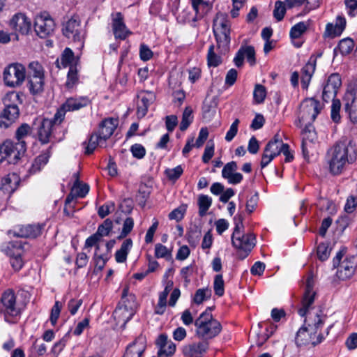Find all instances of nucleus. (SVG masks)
Wrapping results in <instances>:
<instances>
[{
    "label": "nucleus",
    "instance_id": "6ab92c4d",
    "mask_svg": "<svg viewBox=\"0 0 357 357\" xmlns=\"http://www.w3.org/2000/svg\"><path fill=\"white\" fill-rule=\"evenodd\" d=\"M238 165L236 162L231 161L227 162L222 170V176L227 180L228 183L237 185L240 183L243 178V174L236 172Z\"/></svg>",
    "mask_w": 357,
    "mask_h": 357
},
{
    "label": "nucleus",
    "instance_id": "680f3d73",
    "mask_svg": "<svg viewBox=\"0 0 357 357\" xmlns=\"http://www.w3.org/2000/svg\"><path fill=\"white\" fill-rule=\"evenodd\" d=\"M114 209V203H107L99 207L98 214L101 218L108 215Z\"/></svg>",
    "mask_w": 357,
    "mask_h": 357
},
{
    "label": "nucleus",
    "instance_id": "79ce46f5",
    "mask_svg": "<svg viewBox=\"0 0 357 357\" xmlns=\"http://www.w3.org/2000/svg\"><path fill=\"white\" fill-rule=\"evenodd\" d=\"M354 46V42L349 38L342 39L340 41L337 48L342 55L351 53Z\"/></svg>",
    "mask_w": 357,
    "mask_h": 357
},
{
    "label": "nucleus",
    "instance_id": "a878e982",
    "mask_svg": "<svg viewBox=\"0 0 357 357\" xmlns=\"http://www.w3.org/2000/svg\"><path fill=\"white\" fill-rule=\"evenodd\" d=\"M43 225H28L21 227L14 236L22 238H35L41 234Z\"/></svg>",
    "mask_w": 357,
    "mask_h": 357
},
{
    "label": "nucleus",
    "instance_id": "6e6d98bb",
    "mask_svg": "<svg viewBox=\"0 0 357 357\" xmlns=\"http://www.w3.org/2000/svg\"><path fill=\"white\" fill-rule=\"evenodd\" d=\"M99 249H100L99 245H97L96 248V252L94 254L93 259L95 261L96 268H98V270L101 271L105 265V263L107 260V257H105L104 255H98V251Z\"/></svg>",
    "mask_w": 357,
    "mask_h": 357
},
{
    "label": "nucleus",
    "instance_id": "7ed1b4c3",
    "mask_svg": "<svg viewBox=\"0 0 357 357\" xmlns=\"http://www.w3.org/2000/svg\"><path fill=\"white\" fill-rule=\"evenodd\" d=\"M327 316L322 310L319 313L309 314L308 318L304 320V326H303L297 332L295 341L298 346L306 345L312 343L316 345L322 342L324 336L319 334L317 340L314 341L315 335L325 323Z\"/></svg>",
    "mask_w": 357,
    "mask_h": 357
},
{
    "label": "nucleus",
    "instance_id": "a18cd8bd",
    "mask_svg": "<svg viewBox=\"0 0 357 357\" xmlns=\"http://www.w3.org/2000/svg\"><path fill=\"white\" fill-rule=\"evenodd\" d=\"M286 13V6L281 1H276L273 10V16L278 21H281Z\"/></svg>",
    "mask_w": 357,
    "mask_h": 357
},
{
    "label": "nucleus",
    "instance_id": "aec40b11",
    "mask_svg": "<svg viewBox=\"0 0 357 357\" xmlns=\"http://www.w3.org/2000/svg\"><path fill=\"white\" fill-rule=\"evenodd\" d=\"M245 57L250 66H254L256 63L255 50L253 46H241L238 50L234 59V62L238 68L243 65Z\"/></svg>",
    "mask_w": 357,
    "mask_h": 357
},
{
    "label": "nucleus",
    "instance_id": "4d7b16f0",
    "mask_svg": "<svg viewBox=\"0 0 357 357\" xmlns=\"http://www.w3.org/2000/svg\"><path fill=\"white\" fill-rule=\"evenodd\" d=\"M30 70L29 76H37L44 77L43 68L38 62H31L29 66Z\"/></svg>",
    "mask_w": 357,
    "mask_h": 357
},
{
    "label": "nucleus",
    "instance_id": "20e7f679",
    "mask_svg": "<svg viewBox=\"0 0 357 357\" xmlns=\"http://www.w3.org/2000/svg\"><path fill=\"white\" fill-rule=\"evenodd\" d=\"M234 221L235 227L231 235V243L238 250V257L244 259L255 245V237L252 234H242L244 226L243 217L241 214H237Z\"/></svg>",
    "mask_w": 357,
    "mask_h": 357
},
{
    "label": "nucleus",
    "instance_id": "ddd939ff",
    "mask_svg": "<svg viewBox=\"0 0 357 357\" xmlns=\"http://www.w3.org/2000/svg\"><path fill=\"white\" fill-rule=\"evenodd\" d=\"M209 349V342L202 339L192 342L182 347V354L185 357H203Z\"/></svg>",
    "mask_w": 357,
    "mask_h": 357
},
{
    "label": "nucleus",
    "instance_id": "a19ab883",
    "mask_svg": "<svg viewBox=\"0 0 357 357\" xmlns=\"http://www.w3.org/2000/svg\"><path fill=\"white\" fill-rule=\"evenodd\" d=\"M214 48L213 45H210L208 50L207 61L209 66L217 67L222 63V59L220 56L215 53Z\"/></svg>",
    "mask_w": 357,
    "mask_h": 357
},
{
    "label": "nucleus",
    "instance_id": "9b49d317",
    "mask_svg": "<svg viewBox=\"0 0 357 357\" xmlns=\"http://www.w3.org/2000/svg\"><path fill=\"white\" fill-rule=\"evenodd\" d=\"M63 34L68 38H72L74 42L79 43L80 48L84 47V35L82 34L81 24L79 21L71 18L63 24Z\"/></svg>",
    "mask_w": 357,
    "mask_h": 357
},
{
    "label": "nucleus",
    "instance_id": "e433bc0d",
    "mask_svg": "<svg viewBox=\"0 0 357 357\" xmlns=\"http://www.w3.org/2000/svg\"><path fill=\"white\" fill-rule=\"evenodd\" d=\"M103 139L98 134H92L89 139V142L86 146L85 153L89 155L93 152L98 145L102 146Z\"/></svg>",
    "mask_w": 357,
    "mask_h": 357
},
{
    "label": "nucleus",
    "instance_id": "4468645a",
    "mask_svg": "<svg viewBox=\"0 0 357 357\" xmlns=\"http://www.w3.org/2000/svg\"><path fill=\"white\" fill-rule=\"evenodd\" d=\"M54 22L47 15L37 16L34 22V30L36 34L42 38L50 35L54 29Z\"/></svg>",
    "mask_w": 357,
    "mask_h": 357
},
{
    "label": "nucleus",
    "instance_id": "f03ea898",
    "mask_svg": "<svg viewBox=\"0 0 357 357\" xmlns=\"http://www.w3.org/2000/svg\"><path fill=\"white\" fill-rule=\"evenodd\" d=\"M31 132V128L27 123H22L15 132L17 142L10 140L5 141L0 146V163L7 160L10 164H15L24 154L26 145L24 138Z\"/></svg>",
    "mask_w": 357,
    "mask_h": 357
},
{
    "label": "nucleus",
    "instance_id": "c9c22d12",
    "mask_svg": "<svg viewBox=\"0 0 357 357\" xmlns=\"http://www.w3.org/2000/svg\"><path fill=\"white\" fill-rule=\"evenodd\" d=\"M192 109L190 107H186L182 114V119L180 123V130L185 131L188 129L190 123L192 122Z\"/></svg>",
    "mask_w": 357,
    "mask_h": 357
},
{
    "label": "nucleus",
    "instance_id": "2eb2a0df",
    "mask_svg": "<svg viewBox=\"0 0 357 357\" xmlns=\"http://www.w3.org/2000/svg\"><path fill=\"white\" fill-rule=\"evenodd\" d=\"M1 301L4 307L6 321L10 322L8 319V315L15 317L20 314V311L16 306V297L13 290L6 291L2 295Z\"/></svg>",
    "mask_w": 357,
    "mask_h": 357
},
{
    "label": "nucleus",
    "instance_id": "4c0bfd02",
    "mask_svg": "<svg viewBox=\"0 0 357 357\" xmlns=\"http://www.w3.org/2000/svg\"><path fill=\"white\" fill-rule=\"evenodd\" d=\"M309 23L301 22L293 26L290 30V37L292 39L300 38L303 33L307 29Z\"/></svg>",
    "mask_w": 357,
    "mask_h": 357
},
{
    "label": "nucleus",
    "instance_id": "5fc2aeb1",
    "mask_svg": "<svg viewBox=\"0 0 357 357\" xmlns=\"http://www.w3.org/2000/svg\"><path fill=\"white\" fill-rule=\"evenodd\" d=\"M73 192H75L76 196L78 197H84L89 191V186L86 183L74 184L73 188Z\"/></svg>",
    "mask_w": 357,
    "mask_h": 357
},
{
    "label": "nucleus",
    "instance_id": "5701e85b",
    "mask_svg": "<svg viewBox=\"0 0 357 357\" xmlns=\"http://www.w3.org/2000/svg\"><path fill=\"white\" fill-rule=\"evenodd\" d=\"M112 28L114 35L117 39L125 40L128 35L131 34L123 22V17L121 13H116L112 20Z\"/></svg>",
    "mask_w": 357,
    "mask_h": 357
},
{
    "label": "nucleus",
    "instance_id": "cd10ccee",
    "mask_svg": "<svg viewBox=\"0 0 357 357\" xmlns=\"http://www.w3.org/2000/svg\"><path fill=\"white\" fill-rule=\"evenodd\" d=\"M346 26V20L344 17L338 16L336 19L335 24L328 23L326 27L325 35L332 38L339 36L344 30Z\"/></svg>",
    "mask_w": 357,
    "mask_h": 357
},
{
    "label": "nucleus",
    "instance_id": "473e14b6",
    "mask_svg": "<svg viewBox=\"0 0 357 357\" xmlns=\"http://www.w3.org/2000/svg\"><path fill=\"white\" fill-rule=\"evenodd\" d=\"M132 246L131 238L126 239L121 244V248L115 253V259L118 263H123L126 261L128 254Z\"/></svg>",
    "mask_w": 357,
    "mask_h": 357
},
{
    "label": "nucleus",
    "instance_id": "f8f14e48",
    "mask_svg": "<svg viewBox=\"0 0 357 357\" xmlns=\"http://www.w3.org/2000/svg\"><path fill=\"white\" fill-rule=\"evenodd\" d=\"M341 85L342 81L340 75L337 73L331 75L324 86L322 93L323 100L328 102L330 100H336L335 97Z\"/></svg>",
    "mask_w": 357,
    "mask_h": 357
},
{
    "label": "nucleus",
    "instance_id": "c03bdc74",
    "mask_svg": "<svg viewBox=\"0 0 357 357\" xmlns=\"http://www.w3.org/2000/svg\"><path fill=\"white\" fill-rule=\"evenodd\" d=\"M266 96V90L265 86L261 84H257L255 86L253 92V98L257 104H261L264 101Z\"/></svg>",
    "mask_w": 357,
    "mask_h": 357
},
{
    "label": "nucleus",
    "instance_id": "0e129e2a",
    "mask_svg": "<svg viewBox=\"0 0 357 357\" xmlns=\"http://www.w3.org/2000/svg\"><path fill=\"white\" fill-rule=\"evenodd\" d=\"M139 56L144 61H149L153 56V52L146 45L142 44L139 47Z\"/></svg>",
    "mask_w": 357,
    "mask_h": 357
},
{
    "label": "nucleus",
    "instance_id": "de8ad7c7",
    "mask_svg": "<svg viewBox=\"0 0 357 357\" xmlns=\"http://www.w3.org/2000/svg\"><path fill=\"white\" fill-rule=\"evenodd\" d=\"M155 256L157 258H165L168 259L171 257V251L161 243H157L155 245Z\"/></svg>",
    "mask_w": 357,
    "mask_h": 357
},
{
    "label": "nucleus",
    "instance_id": "1a4fd4ad",
    "mask_svg": "<svg viewBox=\"0 0 357 357\" xmlns=\"http://www.w3.org/2000/svg\"><path fill=\"white\" fill-rule=\"evenodd\" d=\"M3 77L6 86L13 88L19 86L25 79V68L20 63H11L5 68Z\"/></svg>",
    "mask_w": 357,
    "mask_h": 357
},
{
    "label": "nucleus",
    "instance_id": "72a5a7b5",
    "mask_svg": "<svg viewBox=\"0 0 357 357\" xmlns=\"http://www.w3.org/2000/svg\"><path fill=\"white\" fill-rule=\"evenodd\" d=\"M303 140L302 142H306L307 144L308 143L314 144L317 139V133L314 130V126L311 123H308L305 126V128L302 131Z\"/></svg>",
    "mask_w": 357,
    "mask_h": 357
},
{
    "label": "nucleus",
    "instance_id": "4be33fe9",
    "mask_svg": "<svg viewBox=\"0 0 357 357\" xmlns=\"http://www.w3.org/2000/svg\"><path fill=\"white\" fill-rule=\"evenodd\" d=\"M146 347L145 337L139 335L127 347L123 357H142Z\"/></svg>",
    "mask_w": 357,
    "mask_h": 357
},
{
    "label": "nucleus",
    "instance_id": "393cba45",
    "mask_svg": "<svg viewBox=\"0 0 357 357\" xmlns=\"http://www.w3.org/2000/svg\"><path fill=\"white\" fill-rule=\"evenodd\" d=\"M317 58L312 55L308 62L303 67L301 70V85L303 89H307L311 78L315 71Z\"/></svg>",
    "mask_w": 357,
    "mask_h": 357
},
{
    "label": "nucleus",
    "instance_id": "052dcab7",
    "mask_svg": "<svg viewBox=\"0 0 357 357\" xmlns=\"http://www.w3.org/2000/svg\"><path fill=\"white\" fill-rule=\"evenodd\" d=\"M176 351V344L172 342L169 341L166 347L162 349V350H159L158 352V356L169 357L174 354Z\"/></svg>",
    "mask_w": 357,
    "mask_h": 357
},
{
    "label": "nucleus",
    "instance_id": "3c124183",
    "mask_svg": "<svg viewBox=\"0 0 357 357\" xmlns=\"http://www.w3.org/2000/svg\"><path fill=\"white\" fill-rule=\"evenodd\" d=\"M341 108V102L340 100H333L331 105V116L332 120L337 123L340 120V111Z\"/></svg>",
    "mask_w": 357,
    "mask_h": 357
},
{
    "label": "nucleus",
    "instance_id": "c756f323",
    "mask_svg": "<svg viewBox=\"0 0 357 357\" xmlns=\"http://www.w3.org/2000/svg\"><path fill=\"white\" fill-rule=\"evenodd\" d=\"M27 86L32 95L41 93L44 90V77L29 76Z\"/></svg>",
    "mask_w": 357,
    "mask_h": 357
},
{
    "label": "nucleus",
    "instance_id": "f3484780",
    "mask_svg": "<svg viewBox=\"0 0 357 357\" xmlns=\"http://www.w3.org/2000/svg\"><path fill=\"white\" fill-rule=\"evenodd\" d=\"M9 25L15 31L26 35L31 30V22L24 14L20 13L13 16Z\"/></svg>",
    "mask_w": 357,
    "mask_h": 357
},
{
    "label": "nucleus",
    "instance_id": "37998d69",
    "mask_svg": "<svg viewBox=\"0 0 357 357\" xmlns=\"http://www.w3.org/2000/svg\"><path fill=\"white\" fill-rule=\"evenodd\" d=\"M211 296V290L208 288L199 289L196 291L193 301L196 304H201L204 300L210 298Z\"/></svg>",
    "mask_w": 357,
    "mask_h": 357
},
{
    "label": "nucleus",
    "instance_id": "b1692460",
    "mask_svg": "<svg viewBox=\"0 0 357 357\" xmlns=\"http://www.w3.org/2000/svg\"><path fill=\"white\" fill-rule=\"evenodd\" d=\"M301 105L303 107V112L309 115L312 121L316 119L318 114L322 109L320 102L314 98L305 100ZM306 119L305 114L302 116V119Z\"/></svg>",
    "mask_w": 357,
    "mask_h": 357
},
{
    "label": "nucleus",
    "instance_id": "8fccbe9b",
    "mask_svg": "<svg viewBox=\"0 0 357 357\" xmlns=\"http://www.w3.org/2000/svg\"><path fill=\"white\" fill-rule=\"evenodd\" d=\"M134 227V220L132 218H127L123 222V229L120 234V235L118 236V239H122L125 237H126L132 231V228Z\"/></svg>",
    "mask_w": 357,
    "mask_h": 357
},
{
    "label": "nucleus",
    "instance_id": "dca6fc26",
    "mask_svg": "<svg viewBox=\"0 0 357 357\" xmlns=\"http://www.w3.org/2000/svg\"><path fill=\"white\" fill-rule=\"evenodd\" d=\"M88 103L89 100L87 98H81L79 100L73 98L68 99L57 110V112L54 114V119L55 120H59V122H62V121L64 119V116L67 111L78 110L86 106Z\"/></svg>",
    "mask_w": 357,
    "mask_h": 357
},
{
    "label": "nucleus",
    "instance_id": "412c9836",
    "mask_svg": "<svg viewBox=\"0 0 357 357\" xmlns=\"http://www.w3.org/2000/svg\"><path fill=\"white\" fill-rule=\"evenodd\" d=\"M56 123H60L61 122L59 120H55L54 117L52 119H42L38 128V139L42 144H45L50 142L52 128Z\"/></svg>",
    "mask_w": 357,
    "mask_h": 357
},
{
    "label": "nucleus",
    "instance_id": "338daca9",
    "mask_svg": "<svg viewBox=\"0 0 357 357\" xmlns=\"http://www.w3.org/2000/svg\"><path fill=\"white\" fill-rule=\"evenodd\" d=\"M330 251L325 243H320L317 247V256L321 261L326 260L329 257Z\"/></svg>",
    "mask_w": 357,
    "mask_h": 357
},
{
    "label": "nucleus",
    "instance_id": "58836bf2",
    "mask_svg": "<svg viewBox=\"0 0 357 357\" xmlns=\"http://www.w3.org/2000/svg\"><path fill=\"white\" fill-rule=\"evenodd\" d=\"M214 25L220 26L218 31L230 33V24L224 14L221 13L217 16L214 20Z\"/></svg>",
    "mask_w": 357,
    "mask_h": 357
},
{
    "label": "nucleus",
    "instance_id": "e2e57ef3",
    "mask_svg": "<svg viewBox=\"0 0 357 357\" xmlns=\"http://www.w3.org/2000/svg\"><path fill=\"white\" fill-rule=\"evenodd\" d=\"M185 212V208L184 206H180L170 212L168 217L170 220H175L178 222L183 218Z\"/></svg>",
    "mask_w": 357,
    "mask_h": 357
},
{
    "label": "nucleus",
    "instance_id": "a211bd4d",
    "mask_svg": "<svg viewBox=\"0 0 357 357\" xmlns=\"http://www.w3.org/2000/svg\"><path fill=\"white\" fill-rule=\"evenodd\" d=\"M137 97L139 99L137 102V115L142 118L146 114L149 107L155 102L156 96L153 91H142Z\"/></svg>",
    "mask_w": 357,
    "mask_h": 357
},
{
    "label": "nucleus",
    "instance_id": "c85d7f7f",
    "mask_svg": "<svg viewBox=\"0 0 357 357\" xmlns=\"http://www.w3.org/2000/svg\"><path fill=\"white\" fill-rule=\"evenodd\" d=\"M214 35L217 41L218 49L220 54H225L229 50L230 33L218 31V27L214 29Z\"/></svg>",
    "mask_w": 357,
    "mask_h": 357
},
{
    "label": "nucleus",
    "instance_id": "09e8293b",
    "mask_svg": "<svg viewBox=\"0 0 357 357\" xmlns=\"http://www.w3.org/2000/svg\"><path fill=\"white\" fill-rule=\"evenodd\" d=\"M183 172V169L181 165H178L173 169H167L165 174L170 181H175L179 178Z\"/></svg>",
    "mask_w": 357,
    "mask_h": 357
},
{
    "label": "nucleus",
    "instance_id": "6e6552de",
    "mask_svg": "<svg viewBox=\"0 0 357 357\" xmlns=\"http://www.w3.org/2000/svg\"><path fill=\"white\" fill-rule=\"evenodd\" d=\"M343 102L350 120L357 123V79L351 80L348 84Z\"/></svg>",
    "mask_w": 357,
    "mask_h": 357
},
{
    "label": "nucleus",
    "instance_id": "f704fd0d",
    "mask_svg": "<svg viewBox=\"0 0 357 357\" xmlns=\"http://www.w3.org/2000/svg\"><path fill=\"white\" fill-rule=\"evenodd\" d=\"M199 206V215L204 217L212 204V199L208 195H200L197 202Z\"/></svg>",
    "mask_w": 357,
    "mask_h": 357
},
{
    "label": "nucleus",
    "instance_id": "bb28decb",
    "mask_svg": "<svg viewBox=\"0 0 357 357\" xmlns=\"http://www.w3.org/2000/svg\"><path fill=\"white\" fill-rule=\"evenodd\" d=\"M118 125V120L115 119H105L100 124L98 135L103 139V142L111 137Z\"/></svg>",
    "mask_w": 357,
    "mask_h": 357
},
{
    "label": "nucleus",
    "instance_id": "9d476101",
    "mask_svg": "<svg viewBox=\"0 0 357 357\" xmlns=\"http://www.w3.org/2000/svg\"><path fill=\"white\" fill-rule=\"evenodd\" d=\"M314 286V281L313 275L310 274L307 276L305 282V293L302 301L303 307L300 308L298 311V314L301 317H305V318H308L309 314L319 313V311L321 310H319L317 312L310 311V307L314 303V296L316 295L315 291H313Z\"/></svg>",
    "mask_w": 357,
    "mask_h": 357
},
{
    "label": "nucleus",
    "instance_id": "f257e3e1",
    "mask_svg": "<svg viewBox=\"0 0 357 357\" xmlns=\"http://www.w3.org/2000/svg\"><path fill=\"white\" fill-rule=\"evenodd\" d=\"M327 156L331 172L339 174L347 164L353 163L356 160V144L352 140L337 142L328 149Z\"/></svg>",
    "mask_w": 357,
    "mask_h": 357
},
{
    "label": "nucleus",
    "instance_id": "49530a36",
    "mask_svg": "<svg viewBox=\"0 0 357 357\" xmlns=\"http://www.w3.org/2000/svg\"><path fill=\"white\" fill-rule=\"evenodd\" d=\"M213 289L215 294L218 296H222L224 294V280L222 275L218 274L215 276L213 282Z\"/></svg>",
    "mask_w": 357,
    "mask_h": 357
},
{
    "label": "nucleus",
    "instance_id": "13d9d810",
    "mask_svg": "<svg viewBox=\"0 0 357 357\" xmlns=\"http://www.w3.org/2000/svg\"><path fill=\"white\" fill-rule=\"evenodd\" d=\"M259 202V192H255V194L251 196L247 201L246 203V211L249 213H252L257 206Z\"/></svg>",
    "mask_w": 357,
    "mask_h": 357
},
{
    "label": "nucleus",
    "instance_id": "0eeeda50",
    "mask_svg": "<svg viewBox=\"0 0 357 357\" xmlns=\"http://www.w3.org/2000/svg\"><path fill=\"white\" fill-rule=\"evenodd\" d=\"M347 248H342L333 258V266L337 268V277L341 280L350 279L357 268V257L354 255L347 257L341 261L342 258L347 252Z\"/></svg>",
    "mask_w": 357,
    "mask_h": 357
},
{
    "label": "nucleus",
    "instance_id": "69168bd1",
    "mask_svg": "<svg viewBox=\"0 0 357 357\" xmlns=\"http://www.w3.org/2000/svg\"><path fill=\"white\" fill-rule=\"evenodd\" d=\"M239 123V120L238 119H235V121L231 125L229 130L227 131L225 140L227 142H231L234 137L236 135L238 132V126Z\"/></svg>",
    "mask_w": 357,
    "mask_h": 357
},
{
    "label": "nucleus",
    "instance_id": "423d86ee",
    "mask_svg": "<svg viewBox=\"0 0 357 357\" xmlns=\"http://www.w3.org/2000/svg\"><path fill=\"white\" fill-rule=\"evenodd\" d=\"M194 324L196 327L195 335L208 342L218 336L222 328L220 321L213 319V315L208 312H202Z\"/></svg>",
    "mask_w": 357,
    "mask_h": 357
},
{
    "label": "nucleus",
    "instance_id": "774afa93",
    "mask_svg": "<svg viewBox=\"0 0 357 357\" xmlns=\"http://www.w3.org/2000/svg\"><path fill=\"white\" fill-rule=\"evenodd\" d=\"M214 155V145L210 144L208 142L205 147L204 154L202 155V161L204 163H208Z\"/></svg>",
    "mask_w": 357,
    "mask_h": 357
},
{
    "label": "nucleus",
    "instance_id": "603ef678",
    "mask_svg": "<svg viewBox=\"0 0 357 357\" xmlns=\"http://www.w3.org/2000/svg\"><path fill=\"white\" fill-rule=\"evenodd\" d=\"M77 80L78 78L76 68L75 66H70L68 73L66 86L67 88L70 89L73 87Z\"/></svg>",
    "mask_w": 357,
    "mask_h": 357
},
{
    "label": "nucleus",
    "instance_id": "2f4dec72",
    "mask_svg": "<svg viewBox=\"0 0 357 357\" xmlns=\"http://www.w3.org/2000/svg\"><path fill=\"white\" fill-rule=\"evenodd\" d=\"M51 147H50L45 152L39 155L33 162L31 168L29 169V172L31 174H35L37 172H39L43 167H44L48 162L49 158L51 155L50 151Z\"/></svg>",
    "mask_w": 357,
    "mask_h": 357
},
{
    "label": "nucleus",
    "instance_id": "864d4df0",
    "mask_svg": "<svg viewBox=\"0 0 357 357\" xmlns=\"http://www.w3.org/2000/svg\"><path fill=\"white\" fill-rule=\"evenodd\" d=\"M62 308V304L59 301H56L54 306L52 308L50 320L52 326H55L57 319L59 317L61 310Z\"/></svg>",
    "mask_w": 357,
    "mask_h": 357
},
{
    "label": "nucleus",
    "instance_id": "bf43d9fd",
    "mask_svg": "<svg viewBox=\"0 0 357 357\" xmlns=\"http://www.w3.org/2000/svg\"><path fill=\"white\" fill-rule=\"evenodd\" d=\"M130 151L133 157L137 159H142L146 154L145 148L139 144H135L130 147Z\"/></svg>",
    "mask_w": 357,
    "mask_h": 357
},
{
    "label": "nucleus",
    "instance_id": "7c9ffc66",
    "mask_svg": "<svg viewBox=\"0 0 357 357\" xmlns=\"http://www.w3.org/2000/svg\"><path fill=\"white\" fill-rule=\"evenodd\" d=\"M75 60L74 52L71 49L66 47L62 52L60 59H57L55 61L56 66L58 68L73 66L71 64Z\"/></svg>",
    "mask_w": 357,
    "mask_h": 357
},
{
    "label": "nucleus",
    "instance_id": "39448f33",
    "mask_svg": "<svg viewBox=\"0 0 357 357\" xmlns=\"http://www.w3.org/2000/svg\"><path fill=\"white\" fill-rule=\"evenodd\" d=\"M22 96L16 91L6 93L3 99L5 107L0 114V128H7L18 119L20 109L17 104L22 103Z\"/></svg>",
    "mask_w": 357,
    "mask_h": 357
},
{
    "label": "nucleus",
    "instance_id": "ea45409f",
    "mask_svg": "<svg viewBox=\"0 0 357 357\" xmlns=\"http://www.w3.org/2000/svg\"><path fill=\"white\" fill-rule=\"evenodd\" d=\"M112 228L113 222L110 219L107 218L102 222V224L98 226L96 233L102 238L103 236H109Z\"/></svg>",
    "mask_w": 357,
    "mask_h": 357
}]
</instances>
